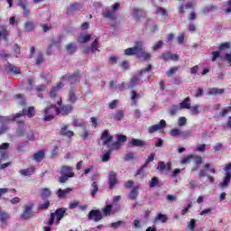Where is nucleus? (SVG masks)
I'll return each instance as SVG.
<instances>
[{
    "instance_id": "obj_40",
    "label": "nucleus",
    "mask_w": 231,
    "mask_h": 231,
    "mask_svg": "<svg viewBox=\"0 0 231 231\" xmlns=\"http://www.w3.org/2000/svg\"><path fill=\"white\" fill-rule=\"evenodd\" d=\"M34 171L35 170L33 168H27L25 170H21L19 172L22 174V176H32Z\"/></svg>"
},
{
    "instance_id": "obj_5",
    "label": "nucleus",
    "mask_w": 231,
    "mask_h": 231,
    "mask_svg": "<svg viewBox=\"0 0 231 231\" xmlns=\"http://www.w3.org/2000/svg\"><path fill=\"white\" fill-rule=\"evenodd\" d=\"M118 8H120V4L116 3L112 5V10L106 9L103 12V17L109 19V21H115L116 19V10H118Z\"/></svg>"
},
{
    "instance_id": "obj_41",
    "label": "nucleus",
    "mask_w": 231,
    "mask_h": 231,
    "mask_svg": "<svg viewBox=\"0 0 231 231\" xmlns=\"http://www.w3.org/2000/svg\"><path fill=\"white\" fill-rule=\"evenodd\" d=\"M111 212H113V214L116 213V212L113 211V205H106V206L103 208V214H104V216H111Z\"/></svg>"
},
{
    "instance_id": "obj_63",
    "label": "nucleus",
    "mask_w": 231,
    "mask_h": 231,
    "mask_svg": "<svg viewBox=\"0 0 231 231\" xmlns=\"http://www.w3.org/2000/svg\"><path fill=\"white\" fill-rule=\"evenodd\" d=\"M37 93H41L42 91H46V86L45 85H39L35 88Z\"/></svg>"
},
{
    "instance_id": "obj_50",
    "label": "nucleus",
    "mask_w": 231,
    "mask_h": 231,
    "mask_svg": "<svg viewBox=\"0 0 231 231\" xmlns=\"http://www.w3.org/2000/svg\"><path fill=\"white\" fill-rule=\"evenodd\" d=\"M50 208V200L45 201L43 204H40L39 210H48Z\"/></svg>"
},
{
    "instance_id": "obj_3",
    "label": "nucleus",
    "mask_w": 231,
    "mask_h": 231,
    "mask_svg": "<svg viewBox=\"0 0 231 231\" xmlns=\"http://www.w3.org/2000/svg\"><path fill=\"white\" fill-rule=\"evenodd\" d=\"M55 113H57V106L51 105L43 109V119L45 122H51L55 118Z\"/></svg>"
},
{
    "instance_id": "obj_58",
    "label": "nucleus",
    "mask_w": 231,
    "mask_h": 231,
    "mask_svg": "<svg viewBox=\"0 0 231 231\" xmlns=\"http://www.w3.org/2000/svg\"><path fill=\"white\" fill-rule=\"evenodd\" d=\"M160 183V180H158V177H153L152 178V180L150 182V187L152 188V187H156V185Z\"/></svg>"
},
{
    "instance_id": "obj_57",
    "label": "nucleus",
    "mask_w": 231,
    "mask_h": 231,
    "mask_svg": "<svg viewBox=\"0 0 231 231\" xmlns=\"http://www.w3.org/2000/svg\"><path fill=\"white\" fill-rule=\"evenodd\" d=\"M12 121H14V116H0V122H12Z\"/></svg>"
},
{
    "instance_id": "obj_55",
    "label": "nucleus",
    "mask_w": 231,
    "mask_h": 231,
    "mask_svg": "<svg viewBox=\"0 0 231 231\" xmlns=\"http://www.w3.org/2000/svg\"><path fill=\"white\" fill-rule=\"evenodd\" d=\"M42 62H44V55H42V53H40L36 58V64L39 66L40 64H42Z\"/></svg>"
},
{
    "instance_id": "obj_31",
    "label": "nucleus",
    "mask_w": 231,
    "mask_h": 231,
    "mask_svg": "<svg viewBox=\"0 0 231 231\" xmlns=\"http://www.w3.org/2000/svg\"><path fill=\"white\" fill-rule=\"evenodd\" d=\"M231 180V173L230 172H226V176L224 177V180L222 183H220V187L224 189V187H228V183H230Z\"/></svg>"
},
{
    "instance_id": "obj_30",
    "label": "nucleus",
    "mask_w": 231,
    "mask_h": 231,
    "mask_svg": "<svg viewBox=\"0 0 231 231\" xmlns=\"http://www.w3.org/2000/svg\"><path fill=\"white\" fill-rule=\"evenodd\" d=\"M190 108V97H186L180 104V109H189Z\"/></svg>"
},
{
    "instance_id": "obj_9",
    "label": "nucleus",
    "mask_w": 231,
    "mask_h": 231,
    "mask_svg": "<svg viewBox=\"0 0 231 231\" xmlns=\"http://www.w3.org/2000/svg\"><path fill=\"white\" fill-rule=\"evenodd\" d=\"M33 204H28L24 206L23 214L21 215L22 219H30L31 217H33Z\"/></svg>"
},
{
    "instance_id": "obj_53",
    "label": "nucleus",
    "mask_w": 231,
    "mask_h": 231,
    "mask_svg": "<svg viewBox=\"0 0 231 231\" xmlns=\"http://www.w3.org/2000/svg\"><path fill=\"white\" fill-rule=\"evenodd\" d=\"M73 125L76 127H82V125H86V122L80 121L79 119H74L73 120Z\"/></svg>"
},
{
    "instance_id": "obj_52",
    "label": "nucleus",
    "mask_w": 231,
    "mask_h": 231,
    "mask_svg": "<svg viewBox=\"0 0 231 231\" xmlns=\"http://www.w3.org/2000/svg\"><path fill=\"white\" fill-rule=\"evenodd\" d=\"M178 125L180 127H183L187 125V118L185 116H181L179 118Z\"/></svg>"
},
{
    "instance_id": "obj_33",
    "label": "nucleus",
    "mask_w": 231,
    "mask_h": 231,
    "mask_svg": "<svg viewBox=\"0 0 231 231\" xmlns=\"http://www.w3.org/2000/svg\"><path fill=\"white\" fill-rule=\"evenodd\" d=\"M140 189V187L135 186L134 187V189L130 191L129 194V199H136V198H138V190Z\"/></svg>"
},
{
    "instance_id": "obj_28",
    "label": "nucleus",
    "mask_w": 231,
    "mask_h": 231,
    "mask_svg": "<svg viewBox=\"0 0 231 231\" xmlns=\"http://www.w3.org/2000/svg\"><path fill=\"white\" fill-rule=\"evenodd\" d=\"M60 134H62V136H67V138H71L75 134L73 131L68 130V126L65 125L61 128Z\"/></svg>"
},
{
    "instance_id": "obj_19",
    "label": "nucleus",
    "mask_w": 231,
    "mask_h": 231,
    "mask_svg": "<svg viewBox=\"0 0 231 231\" xmlns=\"http://www.w3.org/2000/svg\"><path fill=\"white\" fill-rule=\"evenodd\" d=\"M60 173L65 176H69V178H73V176H75V173L73 172V168H71L70 166H62Z\"/></svg>"
},
{
    "instance_id": "obj_2",
    "label": "nucleus",
    "mask_w": 231,
    "mask_h": 231,
    "mask_svg": "<svg viewBox=\"0 0 231 231\" xmlns=\"http://www.w3.org/2000/svg\"><path fill=\"white\" fill-rule=\"evenodd\" d=\"M64 214H66V208H58L54 213L51 214V217L47 225H49V226H53V223H55V219H56V225H59V223H60V219L64 217Z\"/></svg>"
},
{
    "instance_id": "obj_26",
    "label": "nucleus",
    "mask_w": 231,
    "mask_h": 231,
    "mask_svg": "<svg viewBox=\"0 0 231 231\" xmlns=\"http://www.w3.org/2000/svg\"><path fill=\"white\" fill-rule=\"evenodd\" d=\"M167 219H169V218L167 217V215H163V214H162V213H159V214L155 217L153 223H154V225H156V223H158V221H161V223H167Z\"/></svg>"
},
{
    "instance_id": "obj_42",
    "label": "nucleus",
    "mask_w": 231,
    "mask_h": 231,
    "mask_svg": "<svg viewBox=\"0 0 231 231\" xmlns=\"http://www.w3.org/2000/svg\"><path fill=\"white\" fill-rule=\"evenodd\" d=\"M33 158L36 162H42V160H44V151H40L34 153Z\"/></svg>"
},
{
    "instance_id": "obj_59",
    "label": "nucleus",
    "mask_w": 231,
    "mask_h": 231,
    "mask_svg": "<svg viewBox=\"0 0 231 231\" xmlns=\"http://www.w3.org/2000/svg\"><path fill=\"white\" fill-rule=\"evenodd\" d=\"M131 160H134V153L133 152H128L125 156V162H129Z\"/></svg>"
},
{
    "instance_id": "obj_17",
    "label": "nucleus",
    "mask_w": 231,
    "mask_h": 231,
    "mask_svg": "<svg viewBox=\"0 0 231 231\" xmlns=\"http://www.w3.org/2000/svg\"><path fill=\"white\" fill-rule=\"evenodd\" d=\"M10 147V143H5L0 145V156L2 160H5V158H8V152H6V149Z\"/></svg>"
},
{
    "instance_id": "obj_27",
    "label": "nucleus",
    "mask_w": 231,
    "mask_h": 231,
    "mask_svg": "<svg viewBox=\"0 0 231 231\" xmlns=\"http://www.w3.org/2000/svg\"><path fill=\"white\" fill-rule=\"evenodd\" d=\"M71 190L72 189L70 188H68L65 189H60L57 191V196H58V198H60V199L65 198L66 196H68V194H69V192H71Z\"/></svg>"
},
{
    "instance_id": "obj_54",
    "label": "nucleus",
    "mask_w": 231,
    "mask_h": 231,
    "mask_svg": "<svg viewBox=\"0 0 231 231\" xmlns=\"http://www.w3.org/2000/svg\"><path fill=\"white\" fill-rule=\"evenodd\" d=\"M180 138H182V140H186V138H189V136H190V132L189 131H181L180 130Z\"/></svg>"
},
{
    "instance_id": "obj_43",
    "label": "nucleus",
    "mask_w": 231,
    "mask_h": 231,
    "mask_svg": "<svg viewBox=\"0 0 231 231\" xmlns=\"http://www.w3.org/2000/svg\"><path fill=\"white\" fill-rule=\"evenodd\" d=\"M66 50L71 55L74 51H77V45L75 43H69L66 46Z\"/></svg>"
},
{
    "instance_id": "obj_39",
    "label": "nucleus",
    "mask_w": 231,
    "mask_h": 231,
    "mask_svg": "<svg viewBox=\"0 0 231 231\" xmlns=\"http://www.w3.org/2000/svg\"><path fill=\"white\" fill-rule=\"evenodd\" d=\"M142 96L136 93L134 90L131 92V100L133 101L134 106H136L137 100L141 98Z\"/></svg>"
},
{
    "instance_id": "obj_20",
    "label": "nucleus",
    "mask_w": 231,
    "mask_h": 231,
    "mask_svg": "<svg viewBox=\"0 0 231 231\" xmlns=\"http://www.w3.org/2000/svg\"><path fill=\"white\" fill-rule=\"evenodd\" d=\"M90 51H92V53H95L96 51H98V39H95V41L92 42L91 44V49H84L83 50V53H89Z\"/></svg>"
},
{
    "instance_id": "obj_51",
    "label": "nucleus",
    "mask_w": 231,
    "mask_h": 231,
    "mask_svg": "<svg viewBox=\"0 0 231 231\" xmlns=\"http://www.w3.org/2000/svg\"><path fill=\"white\" fill-rule=\"evenodd\" d=\"M180 133H181V130H180V128H173L171 130L170 134L171 136L176 137V136H180Z\"/></svg>"
},
{
    "instance_id": "obj_36",
    "label": "nucleus",
    "mask_w": 231,
    "mask_h": 231,
    "mask_svg": "<svg viewBox=\"0 0 231 231\" xmlns=\"http://www.w3.org/2000/svg\"><path fill=\"white\" fill-rule=\"evenodd\" d=\"M216 10H217V7H216L215 5H207L202 9V14L207 15V14H210V12H216Z\"/></svg>"
},
{
    "instance_id": "obj_46",
    "label": "nucleus",
    "mask_w": 231,
    "mask_h": 231,
    "mask_svg": "<svg viewBox=\"0 0 231 231\" xmlns=\"http://www.w3.org/2000/svg\"><path fill=\"white\" fill-rule=\"evenodd\" d=\"M97 192H98V184L97 183V181H94L92 183V190H91L92 198H95V196H97Z\"/></svg>"
},
{
    "instance_id": "obj_25",
    "label": "nucleus",
    "mask_w": 231,
    "mask_h": 231,
    "mask_svg": "<svg viewBox=\"0 0 231 231\" xmlns=\"http://www.w3.org/2000/svg\"><path fill=\"white\" fill-rule=\"evenodd\" d=\"M35 30V23L32 21H27L24 23V31L25 32H33Z\"/></svg>"
},
{
    "instance_id": "obj_34",
    "label": "nucleus",
    "mask_w": 231,
    "mask_h": 231,
    "mask_svg": "<svg viewBox=\"0 0 231 231\" xmlns=\"http://www.w3.org/2000/svg\"><path fill=\"white\" fill-rule=\"evenodd\" d=\"M8 40V31H6V27L2 26L0 30V41H7Z\"/></svg>"
},
{
    "instance_id": "obj_47",
    "label": "nucleus",
    "mask_w": 231,
    "mask_h": 231,
    "mask_svg": "<svg viewBox=\"0 0 231 231\" xmlns=\"http://www.w3.org/2000/svg\"><path fill=\"white\" fill-rule=\"evenodd\" d=\"M41 196L42 198H50V196H51V191L50 190V189H42L41 191Z\"/></svg>"
},
{
    "instance_id": "obj_48",
    "label": "nucleus",
    "mask_w": 231,
    "mask_h": 231,
    "mask_svg": "<svg viewBox=\"0 0 231 231\" xmlns=\"http://www.w3.org/2000/svg\"><path fill=\"white\" fill-rule=\"evenodd\" d=\"M180 69V67L175 66L169 69V71L166 72L167 77H172L176 71Z\"/></svg>"
},
{
    "instance_id": "obj_12",
    "label": "nucleus",
    "mask_w": 231,
    "mask_h": 231,
    "mask_svg": "<svg viewBox=\"0 0 231 231\" xmlns=\"http://www.w3.org/2000/svg\"><path fill=\"white\" fill-rule=\"evenodd\" d=\"M166 126L167 123L165 122V120L162 119L160 121V124L150 126L148 128V133H150V134H152V133H156V131H160V129H163Z\"/></svg>"
},
{
    "instance_id": "obj_10",
    "label": "nucleus",
    "mask_w": 231,
    "mask_h": 231,
    "mask_svg": "<svg viewBox=\"0 0 231 231\" xmlns=\"http://www.w3.org/2000/svg\"><path fill=\"white\" fill-rule=\"evenodd\" d=\"M102 212H100V210L98 209H92L89 213H88V219L89 220H93L98 222L102 219Z\"/></svg>"
},
{
    "instance_id": "obj_38",
    "label": "nucleus",
    "mask_w": 231,
    "mask_h": 231,
    "mask_svg": "<svg viewBox=\"0 0 231 231\" xmlns=\"http://www.w3.org/2000/svg\"><path fill=\"white\" fill-rule=\"evenodd\" d=\"M113 152V148L108 149V151L101 156L102 162H109L111 160V153Z\"/></svg>"
},
{
    "instance_id": "obj_35",
    "label": "nucleus",
    "mask_w": 231,
    "mask_h": 231,
    "mask_svg": "<svg viewBox=\"0 0 231 231\" xmlns=\"http://www.w3.org/2000/svg\"><path fill=\"white\" fill-rule=\"evenodd\" d=\"M81 8H82V5L80 4H72L67 9V12H68V14H71L73 12H77V10H80Z\"/></svg>"
},
{
    "instance_id": "obj_61",
    "label": "nucleus",
    "mask_w": 231,
    "mask_h": 231,
    "mask_svg": "<svg viewBox=\"0 0 231 231\" xmlns=\"http://www.w3.org/2000/svg\"><path fill=\"white\" fill-rule=\"evenodd\" d=\"M171 52H165L162 54V60H171Z\"/></svg>"
},
{
    "instance_id": "obj_14",
    "label": "nucleus",
    "mask_w": 231,
    "mask_h": 231,
    "mask_svg": "<svg viewBox=\"0 0 231 231\" xmlns=\"http://www.w3.org/2000/svg\"><path fill=\"white\" fill-rule=\"evenodd\" d=\"M143 15V9L133 7L132 16L134 17V19H135V21H140Z\"/></svg>"
},
{
    "instance_id": "obj_22",
    "label": "nucleus",
    "mask_w": 231,
    "mask_h": 231,
    "mask_svg": "<svg viewBox=\"0 0 231 231\" xmlns=\"http://www.w3.org/2000/svg\"><path fill=\"white\" fill-rule=\"evenodd\" d=\"M6 71L9 73V75L14 74V75H19L21 73V69L19 67H15L14 65H8L6 67Z\"/></svg>"
},
{
    "instance_id": "obj_8",
    "label": "nucleus",
    "mask_w": 231,
    "mask_h": 231,
    "mask_svg": "<svg viewBox=\"0 0 231 231\" xmlns=\"http://www.w3.org/2000/svg\"><path fill=\"white\" fill-rule=\"evenodd\" d=\"M73 111V106L71 105H65L60 107L56 106V115H60L61 116H66Z\"/></svg>"
},
{
    "instance_id": "obj_64",
    "label": "nucleus",
    "mask_w": 231,
    "mask_h": 231,
    "mask_svg": "<svg viewBox=\"0 0 231 231\" xmlns=\"http://www.w3.org/2000/svg\"><path fill=\"white\" fill-rule=\"evenodd\" d=\"M70 178L69 176L68 175H64L62 174L60 177V183H66V181H68V179Z\"/></svg>"
},
{
    "instance_id": "obj_24",
    "label": "nucleus",
    "mask_w": 231,
    "mask_h": 231,
    "mask_svg": "<svg viewBox=\"0 0 231 231\" xmlns=\"http://www.w3.org/2000/svg\"><path fill=\"white\" fill-rule=\"evenodd\" d=\"M78 41L81 43L89 42V41H91V35L87 32H82L78 38Z\"/></svg>"
},
{
    "instance_id": "obj_60",
    "label": "nucleus",
    "mask_w": 231,
    "mask_h": 231,
    "mask_svg": "<svg viewBox=\"0 0 231 231\" xmlns=\"http://www.w3.org/2000/svg\"><path fill=\"white\" fill-rule=\"evenodd\" d=\"M162 46H163V41H159L154 44L153 51H157V50H160Z\"/></svg>"
},
{
    "instance_id": "obj_4",
    "label": "nucleus",
    "mask_w": 231,
    "mask_h": 231,
    "mask_svg": "<svg viewBox=\"0 0 231 231\" xmlns=\"http://www.w3.org/2000/svg\"><path fill=\"white\" fill-rule=\"evenodd\" d=\"M151 69H152V65H148V67L146 69H141L137 76H134L131 79L128 88L131 89V88H134V86L140 84V79L142 78V75H143V73H147V72L151 71Z\"/></svg>"
},
{
    "instance_id": "obj_11",
    "label": "nucleus",
    "mask_w": 231,
    "mask_h": 231,
    "mask_svg": "<svg viewBox=\"0 0 231 231\" xmlns=\"http://www.w3.org/2000/svg\"><path fill=\"white\" fill-rule=\"evenodd\" d=\"M154 156H156V153L152 152L148 158L146 159L145 163L136 171L135 176H140L143 172V169H147V166L151 163V162H154Z\"/></svg>"
},
{
    "instance_id": "obj_13",
    "label": "nucleus",
    "mask_w": 231,
    "mask_h": 231,
    "mask_svg": "<svg viewBox=\"0 0 231 231\" xmlns=\"http://www.w3.org/2000/svg\"><path fill=\"white\" fill-rule=\"evenodd\" d=\"M118 183V179L116 178V172L110 171L108 175V185L109 189H115V185Z\"/></svg>"
},
{
    "instance_id": "obj_15",
    "label": "nucleus",
    "mask_w": 231,
    "mask_h": 231,
    "mask_svg": "<svg viewBox=\"0 0 231 231\" xmlns=\"http://www.w3.org/2000/svg\"><path fill=\"white\" fill-rule=\"evenodd\" d=\"M78 98L79 97H77V90L74 88H71L69 90V95H68L69 102H70V104H75V102H77Z\"/></svg>"
},
{
    "instance_id": "obj_7",
    "label": "nucleus",
    "mask_w": 231,
    "mask_h": 231,
    "mask_svg": "<svg viewBox=\"0 0 231 231\" xmlns=\"http://www.w3.org/2000/svg\"><path fill=\"white\" fill-rule=\"evenodd\" d=\"M143 46V43L142 42H136L134 47L128 48L125 51V55H137L139 57Z\"/></svg>"
},
{
    "instance_id": "obj_45",
    "label": "nucleus",
    "mask_w": 231,
    "mask_h": 231,
    "mask_svg": "<svg viewBox=\"0 0 231 231\" xmlns=\"http://www.w3.org/2000/svg\"><path fill=\"white\" fill-rule=\"evenodd\" d=\"M138 57H143L144 60H149V59H151V54L148 52H145V51L143 50V47H142V51L139 52Z\"/></svg>"
},
{
    "instance_id": "obj_16",
    "label": "nucleus",
    "mask_w": 231,
    "mask_h": 231,
    "mask_svg": "<svg viewBox=\"0 0 231 231\" xmlns=\"http://www.w3.org/2000/svg\"><path fill=\"white\" fill-rule=\"evenodd\" d=\"M147 143L141 139L133 138L132 141L130 142V147H145Z\"/></svg>"
},
{
    "instance_id": "obj_6",
    "label": "nucleus",
    "mask_w": 231,
    "mask_h": 231,
    "mask_svg": "<svg viewBox=\"0 0 231 231\" xmlns=\"http://www.w3.org/2000/svg\"><path fill=\"white\" fill-rule=\"evenodd\" d=\"M26 115L28 118H33V116H35V106H30L28 110L23 109L22 112H19L13 116V120H17V118H21V116H24Z\"/></svg>"
},
{
    "instance_id": "obj_18",
    "label": "nucleus",
    "mask_w": 231,
    "mask_h": 231,
    "mask_svg": "<svg viewBox=\"0 0 231 231\" xmlns=\"http://www.w3.org/2000/svg\"><path fill=\"white\" fill-rule=\"evenodd\" d=\"M62 80H68V82H70L71 84H76L77 80H79V72H76L72 75H65L62 78Z\"/></svg>"
},
{
    "instance_id": "obj_1",
    "label": "nucleus",
    "mask_w": 231,
    "mask_h": 231,
    "mask_svg": "<svg viewBox=\"0 0 231 231\" xmlns=\"http://www.w3.org/2000/svg\"><path fill=\"white\" fill-rule=\"evenodd\" d=\"M101 140H103L102 145H107V147L112 149V151H115V149H120L119 142H115L112 145L109 143L113 142V135L109 134V130H104L101 134Z\"/></svg>"
},
{
    "instance_id": "obj_32",
    "label": "nucleus",
    "mask_w": 231,
    "mask_h": 231,
    "mask_svg": "<svg viewBox=\"0 0 231 231\" xmlns=\"http://www.w3.org/2000/svg\"><path fill=\"white\" fill-rule=\"evenodd\" d=\"M224 93L225 89L223 88H209L208 95H223Z\"/></svg>"
},
{
    "instance_id": "obj_56",
    "label": "nucleus",
    "mask_w": 231,
    "mask_h": 231,
    "mask_svg": "<svg viewBox=\"0 0 231 231\" xmlns=\"http://www.w3.org/2000/svg\"><path fill=\"white\" fill-rule=\"evenodd\" d=\"M189 109L190 110L192 115H198L199 113V106L198 105L190 106V108H189Z\"/></svg>"
},
{
    "instance_id": "obj_23",
    "label": "nucleus",
    "mask_w": 231,
    "mask_h": 231,
    "mask_svg": "<svg viewBox=\"0 0 231 231\" xmlns=\"http://www.w3.org/2000/svg\"><path fill=\"white\" fill-rule=\"evenodd\" d=\"M62 88H64V84H62V82L58 83L57 86L52 88L51 90L50 97L51 98L57 97V91H59V89H62Z\"/></svg>"
},
{
    "instance_id": "obj_37",
    "label": "nucleus",
    "mask_w": 231,
    "mask_h": 231,
    "mask_svg": "<svg viewBox=\"0 0 231 231\" xmlns=\"http://www.w3.org/2000/svg\"><path fill=\"white\" fill-rule=\"evenodd\" d=\"M113 118L116 122L124 120V112L122 110H117L115 114H113Z\"/></svg>"
},
{
    "instance_id": "obj_62",
    "label": "nucleus",
    "mask_w": 231,
    "mask_h": 231,
    "mask_svg": "<svg viewBox=\"0 0 231 231\" xmlns=\"http://www.w3.org/2000/svg\"><path fill=\"white\" fill-rule=\"evenodd\" d=\"M17 5L21 8H24L27 6L26 0H17Z\"/></svg>"
},
{
    "instance_id": "obj_21",
    "label": "nucleus",
    "mask_w": 231,
    "mask_h": 231,
    "mask_svg": "<svg viewBox=\"0 0 231 231\" xmlns=\"http://www.w3.org/2000/svg\"><path fill=\"white\" fill-rule=\"evenodd\" d=\"M8 219H10V214L5 213V212L0 214V221L2 222V225H1L2 228H6L8 225L6 221H8Z\"/></svg>"
},
{
    "instance_id": "obj_49",
    "label": "nucleus",
    "mask_w": 231,
    "mask_h": 231,
    "mask_svg": "<svg viewBox=\"0 0 231 231\" xmlns=\"http://www.w3.org/2000/svg\"><path fill=\"white\" fill-rule=\"evenodd\" d=\"M13 51L14 57H19V55H21V47L17 44H14L13 47Z\"/></svg>"
},
{
    "instance_id": "obj_44",
    "label": "nucleus",
    "mask_w": 231,
    "mask_h": 231,
    "mask_svg": "<svg viewBox=\"0 0 231 231\" xmlns=\"http://www.w3.org/2000/svg\"><path fill=\"white\" fill-rule=\"evenodd\" d=\"M155 14L157 15H162L163 17H167L169 14H167V11L163 7H157Z\"/></svg>"
},
{
    "instance_id": "obj_29",
    "label": "nucleus",
    "mask_w": 231,
    "mask_h": 231,
    "mask_svg": "<svg viewBox=\"0 0 231 231\" xmlns=\"http://www.w3.org/2000/svg\"><path fill=\"white\" fill-rule=\"evenodd\" d=\"M122 199V197L121 196H116L114 197L113 199V201H112V207L115 205L116 206V208L113 209V212H120V205H117L116 203H118V201Z\"/></svg>"
}]
</instances>
